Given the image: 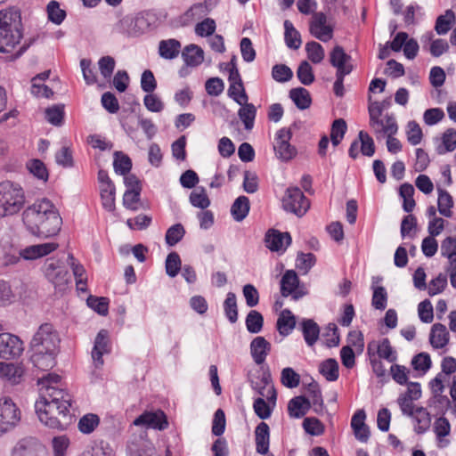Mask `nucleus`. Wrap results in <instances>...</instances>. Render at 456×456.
<instances>
[{"label":"nucleus","mask_w":456,"mask_h":456,"mask_svg":"<svg viewBox=\"0 0 456 456\" xmlns=\"http://www.w3.org/2000/svg\"><path fill=\"white\" fill-rule=\"evenodd\" d=\"M20 412L9 397L0 398V436L12 430L20 421Z\"/></svg>","instance_id":"nucleus-8"},{"label":"nucleus","mask_w":456,"mask_h":456,"mask_svg":"<svg viewBox=\"0 0 456 456\" xmlns=\"http://www.w3.org/2000/svg\"><path fill=\"white\" fill-rule=\"evenodd\" d=\"M256 450L260 454H266L269 451L270 429L265 422L258 424L255 430Z\"/></svg>","instance_id":"nucleus-28"},{"label":"nucleus","mask_w":456,"mask_h":456,"mask_svg":"<svg viewBox=\"0 0 456 456\" xmlns=\"http://www.w3.org/2000/svg\"><path fill=\"white\" fill-rule=\"evenodd\" d=\"M292 77L293 72L291 69L285 64H276L272 69V77L277 82H288Z\"/></svg>","instance_id":"nucleus-56"},{"label":"nucleus","mask_w":456,"mask_h":456,"mask_svg":"<svg viewBox=\"0 0 456 456\" xmlns=\"http://www.w3.org/2000/svg\"><path fill=\"white\" fill-rule=\"evenodd\" d=\"M20 12L14 7L0 10V53H11L22 38Z\"/></svg>","instance_id":"nucleus-3"},{"label":"nucleus","mask_w":456,"mask_h":456,"mask_svg":"<svg viewBox=\"0 0 456 456\" xmlns=\"http://www.w3.org/2000/svg\"><path fill=\"white\" fill-rule=\"evenodd\" d=\"M347 126L343 118L336 119L331 126L330 141L334 147L338 146L346 132Z\"/></svg>","instance_id":"nucleus-48"},{"label":"nucleus","mask_w":456,"mask_h":456,"mask_svg":"<svg viewBox=\"0 0 456 456\" xmlns=\"http://www.w3.org/2000/svg\"><path fill=\"white\" fill-rule=\"evenodd\" d=\"M224 311L228 320L234 323L238 320V309L236 295L233 292H229L226 295V298L224 302Z\"/></svg>","instance_id":"nucleus-47"},{"label":"nucleus","mask_w":456,"mask_h":456,"mask_svg":"<svg viewBox=\"0 0 456 456\" xmlns=\"http://www.w3.org/2000/svg\"><path fill=\"white\" fill-rule=\"evenodd\" d=\"M454 20L452 11H446L444 15H440L436 22L435 29L439 35H444L451 29L452 21Z\"/></svg>","instance_id":"nucleus-58"},{"label":"nucleus","mask_w":456,"mask_h":456,"mask_svg":"<svg viewBox=\"0 0 456 456\" xmlns=\"http://www.w3.org/2000/svg\"><path fill=\"white\" fill-rule=\"evenodd\" d=\"M63 107L54 105L45 110V118L46 120L54 125L61 126L63 119Z\"/></svg>","instance_id":"nucleus-63"},{"label":"nucleus","mask_w":456,"mask_h":456,"mask_svg":"<svg viewBox=\"0 0 456 456\" xmlns=\"http://www.w3.org/2000/svg\"><path fill=\"white\" fill-rule=\"evenodd\" d=\"M61 377L48 373L38 379L40 397L35 403L39 420L46 427L63 430L72 421L69 411L71 395L59 387Z\"/></svg>","instance_id":"nucleus-1"},{"label":"nucleus","mask_w":456,"mask_h":456,"mask_svg":"<svg viewBox=\"0 0 456 456\" xmlns=\"http://www.w3.org/2000/svg\"><path fill=\"white\" fill-rule=\"evenodd\" d=\"M185 230L181 224H176L169 227L166 232L165 240L167 245L175 246L184 236Z\"/></svg>","instance_id":"nucleus-55"},{"label":"nucleus","mask_w":456,"mask_h":456,"mask_svg":"<svg viewBox=\"0 0 456 456\" xmlns=\"http://www.w3.org/2000/svg\"><path fill=\"white\" fill-rule=\"evenodd\" d=\"M113 167L117 174L125 175L132 167V161L127 155L116 151L114 154Z\"/></svg>","instance_id":"nucleus-50"},{"label":"nucleus","mask_w":456,"mask_h":456,"mask_svg":"<svg viewBox=\"0 0 456 456\" xmlns=\"http://www.w3.org/2000/svg\"><path fill=\"white\" fill-rule=\"evenodd\" d=\"M58 248L59 244L56 242L31 245L20 250L19 255L6 253L2 258V265L4 266L14 265L20 262V258L25 260H36L51 254Z\"/></svg>","instance_id":"nucleus-5"},{"label":"nucleus","mask_w":456,"mask_h":456,"mask_svg":"<svg viewBox=\"0 0 456 456\" xmlns=\"http://www.w3.org/2000/svg\"><path fill=\"white\" fill-rule=\"evenodd\" d=\"M26 167L35 177L44 182L48 180V170L43 161L37 159H30L27 162Z\"/></svg>","instance_id":"nucleus-45"},{"label":"nucleus","mask_w":456,"mask_h":456,"mask_svg":"<svg viewBox=\"0 0 456 456\" xmlns=\"http://www.w3.org/2000/svg\"><path fill=\"white\" fill-rule=\"evenodd\" d=\"M240 106L241 108L238 111V116L244 124L245 129L251 130L254 126L256 109L252 103H248V102Z\"/></svg>","instance_id":"nucleus-40"},{"label":"nucleus","mask_w":456,"mask_h":456,"mask_svg":"<svg viewBox=\"0 0 456 456\" xmlns=\"http://www.w3.org/2000/svg\"><path fill=\"white\" fill-rule=\"evenodd\" d=\"M307 393L309 395V398L307 399L310 401L311 406H313L314 411L317 414L323 413L324 403L319 385L314 381L311 382L307 387Z\"/></svg>","instance_id":"nucleus-34"},{"label":"nucleus","mask_w":456,"mask_h":456,"mask_svg":"<svg viewBox=\"0 0 456 456\" xmlns=\"http://www.w3.org/2000/svg\"><path fill=\"white\" fill-rule=\"evenodd\" d=\"M415 419V431L419 434L426 432L431 424V417L427 409L417 407L412 415H409Z\"/></svg>","instance_id":"nucleus-36"},{"label":"nucleus","mask_w":456,"mask_h":456,"mask_svg":"<svg viewBox=\"0 0 456 456\" xmlns=\"http://www.w3.org/2000/svg\"><path fill=\"white\" fill-rule=\"evenodd\" d=\"M181 51V43L174 38L161 40L159 43V54L166 60L176 58Z\"/></svg>","instance_id":"nucleus-30"},{"label":"nucleus","mask_w":456,"mask_h":456,"mask_svg":"<svg viewBox=\"0 0 456 456\" xmlns=\"http://www.w3.org/2000/svg\"><path fill=\"white\" fill-rule=\"evenodd\" d=\"M115 185L113 183H107L100 185V195L102 204L107 211H114L115 209Z\"/></svg>","instance_id":"nucleus-33"},{"label":"nucleus","mask_w":456,"mask_h":456,"mask_svg":"<svg viewBox=\"0 0 456 456\" xmlns=\"http://www.w3.org/2000/svg\"><path fill=\"white\" fill-rule=\"evenodd\" d=\"M25 193L22 187L11 181L0 183V216H12L25 205Z\"/></svg>","instance_id":"nucleus-4"},{"label":"nucleus","mask_w":456,"mask_h":456,"mask_svg":"<svg viewBox=\"0 0 456 456\" xmlns=\"http://www.w3.org/2000/svg\"><path fill=\"white\" fill-rule=\"evenodd\" d=\"M307 58L314 64L322 62L325 57L323 47L315 41L308 42L305 45Z\"/></svg>","instance_id":"nucleus-49"},{"label":"nucleus","mask_w":456,"mask_h":456,"mask_svg":"<svg viewBox=\"0 0 456 456\" xmlns=\"http://www.w3.org/2000/svg\"><path fill=\"white\" fill-rule=\"evenodd\" d=\"M367 354L370 357L377 354L379 358L385 359L389 362H394L396 360V352L387 338L379 341H370L367 346Z\"/></svg>","instance_id":"nucleus-19"},{"label":"nucleus","mask_w":456,"mask_h":456,"mask_svg":"<svg viewBox=\"0 0 456 456\" xmlns=\"http://www.w3.org/2000/svg\"><path fill=\"white\" fill-rule=\"evenodd\" d=\"M68 259L69 261V265L71 266L74 277L76 279L77 289L85 291L87 276L84 266L79 263L76 262L73 255L71 254L68 256Z\"/></svg>","instance_id":"nucleus-38"},{"label":"nucleus","mask_w":456,"mask_h":456,"mask_svg":"<svg viewBox=\"0 0 456 456\" xmlns=\"http://www.w3.org/2000/svg\"><path fill=\"white\" fill-rule=\"evenodd\" d=\"M59 334L51 323L42 324L31 341L32 346H42L52 351H59Z\"/></svg>","instance_id":"nucleus-11"},{"label":"nucleus","mask_w":456,"mask_h":456,"mask_svg":"<svg viewBox=\"0 0 456 456\" xmlns=\"http://www.w3.org/2000/svg\"><path fill=\"white\" fill-rule=\"evenodd\" d=\"M155 449L149 442H142L139 445L130 447V456H153Z\"/></svg>","instance_id":"nucleus-64"},{"label":"nucleus","mask_w":456,"mask_h":456,"mask_svg":"<svg viewBox=\"0 0 456 456\" xmlns=\"http://www.w3.org/2000/svg\"><path fill=\"white\" fill-rule=\"evenodd\" d=\"M450 340V334L445 325L435 323L430 330L429 342L433 348L441 349L445 347Z\"/></svg>","instance_id":"nucleus-26"},{"label":"nucleus","mask_w":456,"mask_h":456,"mask_svg":"<svg viewBox=\"0 0 456 456\" xmlns=\"http://www.w3.org/2000/svg\"><path fill=\"white\" fill-rule=\"evenodd\" d=\"M311 407L310 401L305 396L299 395L292 398L288 403V411L292 418H302Z\"/></svg>","instance_id":"nucleus-29"},{"label":"nucleus","mask_w":456,"mask_h":456,"mask_svg":"<svg viewBox=\"0 0 456 456\" xmlns=\"http://www.w3.org/2000/svg\"><path fill=\"white\" fill-rule=\"evenodd\" d=\"M387 305V293L384 287H373L371 305L377 310H385Z\"/></svg>","instance_id":"nucleus-54"},{"label":"nucleus","mask_w":456,"mask_h":456,"mask_svg":"<svg viewBox=\"0 0 456 456\" xmlns=\"http://www.w3.org/2000/svg\"><path fill=\"white\" fill-rule=\"evenodd\" d=\"M438 211L445 217H451L452 215V208L453 201L452 196L444 190L438 189Z\"/></svg>","instance_id":"nucleus-44"},{"label":"nucleus","mask_w":456,"mask_h":456,"mask_svg":"<svg viewBox=\"0 0 456 456\" xmlns=\"http://www.w3.org/2000/svg\"><path fill=\"white\" fill-rule=\"evenodd\" d=\"M284 39L286 45L290 48L297 50L301 45V37L299 32L294 28L291 21L286 20L284 21Z\"/></svg>","instance_id":"nucleus-37"},{"label":"nucleus","mask_w":456,"mask_h":456,"mask_svg":"<svg viewBox=\"0 0 456 456\" xmlns=\"http://www.w3.org/2000/svg\"><path fill=\"white\" fill-rule=\"evenodd\" d=\"M149 28L148 20L142 15H126L114 26V30L126 37H138Z\"/></svg>","instance_id":"nucleus-9"},{"label":"nucleus","mask_w":456,"mask_h":456,"mask_svg":"<svg viewBox=\"0 0 456 456\" xmlns=\"http://www.w3.org/2000/svg\"><path fill=\"white\" fill-rule=\"evenodd\" d=\"M289 97L300 110H305L311 105L309 92L304 87L293 88L289 91Z\"/></svg>","instance_id":"nucleus-39"},{"label":"nucleus","mask_w":456,"mask_h":456,"mask_svg":"<svg viewBox=\"0 0 456 456\" xmlns=\"http://www.w3.org/2000/svg\"><path fill=\"white\" fill-rule=\"evenodd\" d=\"M302 332L306 344L311 346L317 341L320 329L316 322L308 319L302 322Z\"/></svg>","instance_id":"nucleus-42"},{"label":"nucleus","mask_w":456,"mask_h":456,"mask_svg":"<svg viewBox=\"0 0 456 456\" xmlns=\"http://www.w3.org/2000/svg\"><path fill=\"white\" fill-rule=\"evenodd\" d=\"M271 349V344L264 337H256L250 343V354L255 363H264Z\"/></svg>","instance_id":"nucleus-24"},{"label":"nucleus","mask_w":456,"mask_h":456,"mask_svg":"<svg viewBox=\"0 0 456 456\" xmlns=\"http://www.w3.org/2000/svg\"><path fill=\"white\" fill-rule=\"evenodd\" d=\"M48 19L56 25H60L66 17L64 10L60 8L56 1H51L47 5Z\"/></svg>","instance_id":"nucleus-57"},{"label":"nucleus","mask_w":456,"mask_h":456,"mask_svg":"<svg viewBox=\"0 0 456 456\" xmlns=\"http://www.w3.org/2000/svg\"><path fill=\"white\" fill-rule=\"evenodd\" d=\"M309 31L313 37L328 42L333 37V25L328 21L327 15L322 12H314L310 20Z\"/></svg>","instance_id":"nucleus-12"},{"label":"nucleus","mask_w":456,"mask_h":456,"mask_svg":"<svg viewBox=\"0 0 456 456\" xmlns=\"http://www.w3.org/2000/svg\"><path fill=\"white\" fill-rule=\"evenodd\" d=\"M411 365L414 370L426 373L431 367V359L428 354L419 353L412 358Z\"/></svg>","instance_id":"nucleus-62"},{"label":"nucleus","mask_w":456,"mask_h":456,"mask_svg":"<svg viewBox=\"0 0 456 456\" xmlns=\"http://www.w3.org/2000/svg\"><path fill=\"white\" fill-rule=\"evenodd\" d=\"M359 141L361 143V152L362 155L371 157L375 153V144L373 139L364 131H360Z\"/></svg>","instance_id":"nucleus-60"},{"label":"nucleus","mask_w":456,"mask_h":456,"mask_svg":"<svg viewBox=\"0 0 456 456\" xmlns=\"http://www.w3.org/2000/svg\"><path fill=\"white\" fill-rule=\"evenodd\" d=\"M291 137L292 133L288 128L278 130L275 135L273 150L276 157L283 162L293 159L297 154L296 147L289 143Z\"/></svg>","instance_id":"nucleus-10"},{"label":"nucleus","mask_w":456,"mask_h":456,"mask_svg":"<svg viewBox=\"0 0 456 456\" xmlns=\"http://www.w3.org/2000/svg\"><path fill=\"white\" fill-rule=\"evenodd\" d=\"M366 414L363 410H358L351 419V427L354 430L356 439L366 443L370 437V429L365 424Z\"/></svg>","instance_id":"nucleus-25"},{"label":"nucleus","mask_w":456,"mask_h":456,"mask_svg":"<svg viewBox=\"0 0 456 456\" xmlns=\"http://www.w3.org/2000/svg\"><path fill=\"white\" fill-rule=\"evenodd\" d=\"M291 243L289 232L270 230L265 235L266 247L272 251H284Z\"/></svg>","instance_id":"nucleus-22"},{"label":"nucleus","mask_w":456,"mask_h":456,"mask_svg":"<svg viewBox=\"0 0 456 456\" xmlns=\"http://www.w3.org/2000/svg\"><path fill=\"white\" fill-rule=\"evenodd\" d=\"M249 200L246 196L238 197L231 208V214L237 222H241L249 212Z\"/></svg>","instance_id":"nucleus-35"},{"label":"nucleus","mask_w":456,"mask_h":456,"mask_svg":"<svg viewBox=\"0 0 456 456\" xmlns=\"http://www.w3.org/2000/svg\"><path fill=\"white\" fill-rule=\"evenodd\" d=\"M23 342L11 333H0V358H15L23 352Z\"/></svg>","instance_id":"nucleus-13"},{"label":"nucleus","mask_w":456,"mask_h":456,"mask_svg":"<svg viewBox=\"0 0 456 456\" xmlns=\"http://www.w3.org/2000/svg\"><path fill=\"white\" fill-rule=\"evenodd\" d=\"M276 325H277V330H278L279 333L281 336L286 337L291 333V331L293 330V329L296 326L295 316L292 314V313L289 310L285 309L281 313V314L277 320Z\"/></svg>","instance_id":"nucleus-32"},{"label":"nucleus","mask_w":456,"mask_h":456,"mask_svg":"<svg viewBox=\"0 0 456 456\" xmlns=\"http://www.w3.org/2000/svg\"><path fill=\"white\" fill-rule=\"evenodd\" d=\"M181 269V259L176 252H171L166 259V272L170 277H175Z\"/></svg>","instance_id":"nucleus-59"},{"label":"nucleus","mask_w":456,"mask_h":456,"mask_svg":"<svg viewBox=\"0 0 456 456\" xmlns=\"http://www.w3.org/2000/svg\"><path fill=\"white\" fill-rule=\"evenodd\" d=\"M189 200L193 207L200 209H206L210 205V200L203 187L194 189L190 194Z\"/></svg>","instance_id":"nucleus-43"},{"label":"nucleus","mask_w":456,"mask_h":456,"mask_svg":"<svg viewBox=\"0 0 456 456\" xmlns=\"http://www.w3.org/2000/svg\"><path fill=\"white\" fill-rule=\"evenodd\" d=\"M182 57L187 65L194 67L202 63L204 52L200 46L190 45L184 47L182 52Z\"/></svg>","instance_id":"nucleus-31"},{"label":"nucleus","mask_w":456,"mask_h":456,"mask_svg":"<svg viewBox=\"0 0 456 456\" xmlns=\"http://www.w3.org/2000/svg\"><path fill=\"white\" fill-rule=\"evenodd\" d=\"M281 382L288 388H294L299 385L300 376L292 368L286 367L281 370Z\"/></svg>","instance_id":"nucleus-52"},{"label":"nucleus","mask_w":456,"mask_h":456,"mask_svg":"<svg viewBox=\"0 0 456 456\" xmlns=\"http://www.w3.org/2000/svg\"><path fill=\"white\" fill-rule=\"evenodd\" d=\"M407 139L412 145H417L421 142L422 130L416 121H410L407 124Z\"/></svg>","instance_id":"nucleus-61"},{"label":"nucleus","mask_w":456,"mask_h":456,"mask_svg":"<svg viewBox=\"0 0 456 456\" xmlns=\"http://www.w3.org/2000/svg\"><path fill=\"white\" fill-rule=\"evenodd\" d=\"M134 425L142 426L147 428L164 430L167 428L168 422L165 413L159 410L155 411H145L134 420Z\"/></svg>","instance_id":"nucleus-16"},{"label":"nucleus","mask_w":456,"mask_h":456,"mask_svg":"<svg viewBox=\"0 0 456 456\" xmlns=\"http://www.w3.org/2000/svg\"><path fill=\"white\" fill-rule=\"evenodd\" d=\"M282 208L298 217L303 216L310 208L308 199L297 187H289L282 198Z\"/></svg>","instance_id":"nucleus-7"},{"label":"nucleus","mask_w":456,"mask_h":456,"mask_svg":"<svg viewBox=\"0 0 456 456\" xmlns=\"http://www.w3.org/2000/svg\"><path fill=\"white\" fill-rule=\"evenodd\" d=\"M351 56L348 55L342 46L336 45L330 53V62L336 68V73L350 74L354 66L350 62Z\"/></svg>","instance_id":"nucleus-21"},{"label":"nucleus","mask_w":456,"mask_h":456,"mask_svg":"<svg viewBox=\"0 0 456 456\" xmlns=\"http://www.w3.org/2000/svg\"><path fill=\"white\" fill-rule=\"evenodd\" d=\"M11 456H45V448L37 439L25 437L15 444Z\"/></svg>","instance_id":"nucleus-15"},{"label":"nucleus","mask_w":456,"mask_h":456,"mask_svg":"<svg viewBox=\"0 0 456 456\" xmlns=\"http://www.w3.org/2000/svg\"><path fill=\"white\" fill-rule=\"evenodd\" d=\"M297 77L305 86H309L314 81L313 69L308 61H304L299 64L297 70Z\"/></svg>","instance_id":"nucleus-53"},{"label":"nucleus","mask_w":456,"mask_h":456,"mask_svg":"<svg viewBox=\"0 0 456 456\" xmlns=\"http://www.w3.org/2000/svg\"><path fill=\"white\" fill-rule=\"evenodd\" d=\"M370 126L372 128L377 138L383 135H394L397 133L398 126L393 115H370Z\"/></svg>","instance_id":"nucleus-14"},{"label":"nucleus","mask_w":456,"mask_h":456,"mask_svg":"<svg viewBox=\"0 0 456 456\" xmlns=\"http://www.w3.org/2000/svg\"><path fill=\"white\" fill-rule=\"evenodd\" d=\"M31 362L33 365L42 370H48L56 364V355L59 351H52L45 347L32 346Z\"/></svg>","instance_id":"nucleus-17"},{"label":"nucleus","mask_w":456,"mask_h":456,"mask_svg":"<svg viewBox=\"0 0 456 456\" xmlns=\"http://www.w3.org/2000/svg\"><path fill=\"white\" fill-rule=\"evenodd\" d=\"M263 315L256 310H251L246 317V327L248 332L254 334L259 333L263 329Z\"/></svg>","instance_id":"nucleus-46"},{"label":"nucleus","mask_w":456,"mask_h":456,"mask_svg":"<svg viewBox=\"0 0 456 456\" xmlns=\"http://www.w3.org/2000/svg\"><path fill=\"white\" fill-rule=\"evenodd\" d=\"M99 423L100 419L96 414L88 413L79 419L77 427L83 434H91Z\"/></svg>","instance_id":"nucleus-51"},{"label":"nucleus","mask_w":456,"mask_h":456,"mask_svg":"<svg viewBox=\"0 0 456 456\" xmlns=\"http://www.w3.org/2000/svg\"><path fill=\"white\" fill-rule=\"evenodd\" d=\"M319 371L328 381H335L338 379V363L329 358L320 363Z\"/></svg>","instance_id":"nucleus-41"},{"label":"nucleus","mask_w":456,"mask_h":456,"mask_svg":"<svg viewBox=\"0 0 456 456\" xmlns=\"http://www.w3.org/2000/svg\"><path fill=\"white\" fill-rule=\"evenodd\" d=\"M24 374L21 364L0 362V379L12 385L19 384Z\"/></svg>","instance_id":"nucleus-23"},{"label":"nucleus","mask_w":456,"mask_h":456,"mask_svg":"<svg viewBox=\"0 0 456 456\" xmlns=\"http://www.w3.org/2000/svg\"><path fill=\"white\" fill-rule=\"evenodd\" d=\"M22 221L32 235L45 239L57 235L62 224L57 208L45 198L28 207L22 213Z\"/></svg>","instance_id":"nucleus-2"},{"label":"nucleus","mask_w":456,"mask_h":456,"mask_svg":"<svg viewBox=\"0 0 456 456\" xmlns=\"http://www.w3.org/2000/svg\"><path fill=\"white\" fill-rule=\"evenodd\" d=\"M299 279L293 270H288L281 280V293L283 297L291 296L294 300H297L305 295L300 289H297Z\"/></svg>","instance_id":"nucleus-20"},{"label":"nucleus","mask_w":456,"mask_h":456,"mask_svg":"<svg viewBox=\"0 0 456 456\" xmlns=\"http://www.w3.org/2000/svg\"><path fill=\"white\" fill-rule=\"evenodd\" d=\"M208 0L205 3H198L193 4L189 10H187L181 17V22L183 26H188L203 17L208 12L209 9L207 5Z\"/></svg>","instance_id":"nucleus-27"},{"label":"nucleus","mask_w":456,"mask_h":456,"mask_svg":"<svg viewBox=\"0 0 456 456\" xmlns=\"http://www.w3.org/2000/svg\"><path fill=\"white\" fill-rule=\"evenodd\" d=\"M45 277L55 289H62L69 283L70 276L61 259L49 258L43 266Z\"/></svg>","instance_id":"nucleus-6"},{"label":"nucleus","mask_w":456,"mask_h":456,"mask_svg":"<svg viewBox=\"0 0 456 456\" xmlns=\"http://www.w3.org/2000/svg\"><path fill=\"white\" fill-rule=\"evenodd\" d=\"M110 352V343L109 332L106 330H101L95 337L94 345L92 350V359L96 368L103 365V354Z\"/></svg>","instance_id":"nucleus-18"}]
</instances>
